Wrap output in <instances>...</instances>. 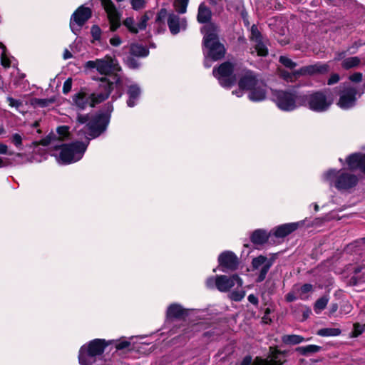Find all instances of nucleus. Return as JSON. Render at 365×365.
Segmentation results:
<instances>
[{"label": "nucleus", "instance_id": "nucleus-59", "mask_svg": "<svg viewBox=\"0 0 365 365\" xmlns=\"http://www.w3.org/2000/svg\"><path fill=\"white\" fill-rule=\"evenodd\" d=\"M353 279H354V284L365 281V278L364 279H361L358 277L355 276L353 277Z\"/></svg>", "mask_w": 365, "mask_h": 365}, {"label": "nucleus", "instance_id": "nucleus-10", "mask_svg": "<svg viewBox=\"0 0 365 365\" xmlns=\"http://www.w3.org/2000/svg\"><path fill=\"white\" fill-rule=\"evenodd\" d=\"M88 142H74L63 145L58 157V162L63 164H70L81 160L86 152Z\"/></svg>", "mask_w": 365, "mask_h": 365}, {"label": "nucleus", "instance_id": "nucleus-6", "mask_svg": "<svg viewBox=\"0 0 365 365\" xmlns=\"http://www.w3.org/2000/svg\"><path fill=\"white\" fill-rule=\"evenodd\" d=\"M110 78H112L113 81H111L108 78H100L99 88L103 91L94 93L89 96L91 98V106H94L95 104L105 101L108 98L110 92L114 89L118 90L119 96H121L123 87L120 76L119 75H115L110 76Z\"/></svg>", "mask_w": 365, "mask_h": 365}, {"label": "nucleus", "instance_id": "nucleus-38", "mask_svg": "<svg viewBox=\"0 0 365 365\" xmlns=\"http://www.w3.org/2000/svg\"><path fill=\"white\" fill-rule=\"evenodd\" d=\"M189 0H175V7L178 13L184 14L186 12Z\"/></svg>", "mask_w": 365, "mask_h": 365}, {"label": "nucleus", "instance_id": "nucleus-30", "mask_svg": "<svg viewBox=\"0 0 365 365\" xmlns=\"http://www.w3.org/2000/svg\"><path fill=\"white\" fill-rule=\"evenodd\" d=\"M283 343L289 345L299 344L305 341L304 338L300 335L287 334L282 337Z\"/></svg>", "mask_w": 365, "mask_h": 365}, {"label": "nucleus", "instance_id": "nucleus-42", "mask_svg": "<svg viewBox=\"0 0 365 365\" xmlns=\"http://www.w3.org/2000/svg\"><path fill=\"white\" fill-rule=\"evenodd\" d=\"M58 138L63 140L68 136V128L67 126H60L57 128Z\"/></svg>", "mask_w": 365, "mask_h": 365}, {"label": "nucleus", "instance_id": "nucleus-11", "mask_svg": "<svg viewBox=\"0 0 365 365\" xmlns=\"http://www.w3.org/2000/svg\"><path fill=\"white\" fill-rule=\"evenodd\" d=\"M243 284L242 279L237 274L231 277L226 275H217L215 277H211L206 280V285L210 289L216 287L221 292H227L235 286L238 289Z\"/></svg>", "mask_w": 365, "mask_h": 365}, {"label": "nucleus", "instance_id": "nucleus-9", "mask_svg": "<svg viewBox=\"0 0 365 365\" xmlns=\"http://www.w3.org/2000/svg\"><path fill=\"white\" fill-rule=\"evenodd\" d=\"M332 103V98L327 96L323 91H316L302 95V106L307 107L314 112H325L329 108Z\"/></svg>", "mask_w": 365, "mask_h": 365}, {"label": "nucleus", "instance_id": "nucleus-50", "mask_svg": "<svg viewBox=\"0 0 365 365\" xmlns=\"http://www.w3.org/2000/svg\"><path fill=\"white\" fill-rule=\"evenodd\" d=\"M297 292L294 291V287L293 288V291L292 292H289L287 295H286V300L289 302H294L295 301L298 297H297Z\"/></svg>", "mask_w": 365, "mask_h": 365}, {"label": "nucleus", "instance_id": "nucleus-13", "mask_svg": "<svg viewBox=\"0 0 365 365\" xmlns=\"http://www.w3.org/2000/svg\"><path fill=\"white\" fill-rule=\"evenodd\" d=\"M233 71L232 64L229 62H225L217 68H214L212 73L222 86L228 88L236 81V77L233 73Z\"/></svg>", "mask_w": 365, "mask_h": 365}, {"label": "nucleus", "instance_id": "nucleus-31", "mask_svg": "<svg viewBox=\"0 0 365 365\" xmlns=\"http://www.w3.org/2000/svg\"><path fill=\"white\" fill-rule=\"evenodd\" d=\"M130 55L138 57H145L148 55V50L139 44H132L130 49Z\"/></svg>", "mask_w": 365, "mask_h": 365}, {"label": "nucleus", "instance_id": "nucleus-48", "mask_svg": "<svg viewBox=\"0 0 365 365\" xmlns=\"http://www.w3.org/2000/svg\"><path fill=\"white\" fill-rule=\"evenodd\" d=\"M168 16L169 14H168L167 10L165 9H161L158 14L157 21H163L166 18L168 19Z\"/></svg>", "mask_w": 365, "mask_h": 365}, {"label": "nucleus", "instance_id": "nucleus-35", "mask_svg": "<svg viewBox=\"0 0 365 365\" xmlns=\"http://www.w3.org/2000/svg\"><path fill=\"white\" fill-rule=\"evenodd\" d=\"M360 61H361L359 57H349L343 61L342 66L346 69L351 68L359 65Z\"/></svg>", "mask_w": 365, "mask_h": 365}, {"label": "nucleus", "instance_id": "nucleus-18", "mask_svg": "<svg viewBox=\"0 0 365 365\" xmlns=\"http://www.w3.org/2000/svg\"><path fill=\"white\" fill-rule=\"evenodd\" d=\"M101 4H102L104 9L106 10V11L107 13V15H108V19L110 21V29L112 31H115L119 28V26L120 25V14L116 9L114 4L113 3V1L111 0H101Z\"/></svg>", "mask_w": 365, "mask_h": 365}, {"label": "nucleus", "instance_id": "nucleus-22", "mask_svg": "<svg viewBox=\"0 0 365 365\" xmlns=\"http://www.w3.org/2000/svg\"><path fill=\"white\" fill-rule=\"evenodd\" d=\"M148 20V17L145 14L141 16L138 24H135L133 18L128 17L123 21V25L130 33L137 34L139 31L144 30L146 28Z\"/></svg>", "mask_w": 365, "mask_h": 365}, {"label": "nucleus", "instance_id": "nucleus-37", "mask_svg": "<svg viewBox=\"0 0 365 365\" xmlns=\"http://www.w3.org/2000/svg\"><path fill=\"white\" fill-rule=\"evenodd\" d=\"M0 48L2 49V53L1 55V64L6 68H9L11 66V60L10 57L6 53V48L3 44L0 45Z\"/></svg>", "mask_w": 365, "mask_h": 365}, {"label": "nucleus", "instance_id": "nucleus-8", "mask_svg": "<svg viewBox=\"0 0 365 365\" xmlns=\"http://www.w3.org/2000/svg\"><path fill=\"white\" fill-rule=\"evenodd\" d=\"M274 98L277 106L284 111H292L302 106V94L294 89L276 91Z\"/></svg>", "mask_w": 365, "mask_h": 365}, {"label": "nucleus", "instance_id": "nucleus-54", "mask_svg": "<svg viewBox=\"0 0 365 365\" xmlns=\"http://www.w3.org/2000/svg\"><path fill=\"white\" fill-rule=\"evenodd\" d=\"M248 301L255 305H257L258 304V299L257 297L254 294H250L247 297Z\"/></svg>", "mask_w": 365, "mask_h": 365}, {"label": "nucleus", "instance_id": "nucleus-29", "mask_svg": "<svg viewBox=\"0 0 365 365\" xmlns=\"http://www.w3.org/2000/svg\"><path fill=\"white\" fill-rule=\"evenodd\" d=\"M269 236L265 230L259 229L252 233L251 240L254 244L263 245L268 240Z\"/></svg>", "mask_w": 365, "mask_h": 365}, {"label": "nucleus", "instance_id": "nucleus-1", "mask_svg": "<svg viewBox=\"0 0 365 365\" xmlns=\"http://www.w3.org/2000/svg\"><path fill=\"white\" fill-rule=\"evenodd\" d=\"M113 110V106L109 104L106 112L98 113L90 120L87 115H78L75 128L78 135L81 138L84 137L89 143L91 139L101 135L107 129Z\"/></svg>", "mask_w": 365, "mask_h": 365}, {"label": "nucleus", "instance_id": "nucleus-12", "mask_svg": "<svg viewBox=\"0 0 365 365\" xmlns=\"http://www.w3.org/2000/svg\"><path fill=\"white\" fill-rule=\"evenodd\" d=\"M329 67L325 63H317L301 68L299 70L289 73L282 71V76L287 81H294L298 77L303 75H313L316 73H324L328 71Z\"/></svg>", "mask_w": 365, "mask_h": 365}, {"label": "nucleus", "instance_id": "nucleus-28", "mask_svg": "<svg viewBox=\"0 0 365 365\" xmlns=\"http://www.w3.org/2000/svg\"><path fill=\"white\" fill-rule=\"evenodd\" d=\"M294 291L300 299L307 300L313 292V286L311 284H304L301 287L294 286Z\"/></svg>", "mask_w": 365, "mask_h": 365}, {"label": "nucleus", "instance_id": "nucleus-61", "mask_svg": "<svg viewBox=\"0 0 365 365\" xmlns=\"http://www.w3.org/2000/svg\"><path fill=\"white\" fill-rule=\"evenodd\" d=\"M314 210H315L316 212H318V211H319V205H318L317 204H314Z\"/></svg>", "mask_w": 365, "mask_h": 365}, {"label": "nucleus", "instance_id": "nucleus-53", "mask_svg": "<svg viewBox=\"0 0 365 365\" xmlns=\"http://www.w3.org/2000/svg\"><path fill=\"white\" fill-rule=\"evenodd\" d=\"M339 81V76L336 73L332 74L328 80V84L332 85L337 83Z\"/></svg>", "mask_w": 365, "mask_h": 365}, {"label": "nucleus", "instance_id": "nucleus-33", "mask_svg": "<svg viewBox=\"0 0 365 365\" xmlns=\"http://www.w3.org/2000/svg\"><path fill=\"white\" fill-rule=\"evenodd\" d=\"M321 349V346L310 344L304 346L297 348V351L302 355H308L309 354L318 352Z\"/></svg>", "mask_w": 365, "mask_h": 365}, {"label": "nucleus", "instance_id": "nucleus-60", "mask_svg": "<svg viewBox=\"0 0 365 365\" xmlns=\"http://www.w3.org/2000/svg\"><path fill=\"white\" fill-rule=\"evenodd\" d=\"M6 164L4 163L3 159L0 157V168L5 167Z\"/></svg>", "mask_w": 365, "mask_h": 365}, {"label": "nucleus", "instance_id": "nucleus-64", "mask_svg": "<svg viewBox=\"0 0 365 365\" xmlns=\"http://www.w3.org/2000/svg\"><path fill=\"white\" fill-rule=\"evenodd\" d=\"M5 130L3 128H0V135L4 133Z\"/></svg>", "mask_w": 365, "mask_h": 365}, {"label": "nucleus", "instance_id": "nucleus-44", "mask_svg": "<svg viewBox=\"0 0 365 365\" xmlns=\"http://www.w3.org/2000/svg\"><path fill=\"white\" fill-rule=\"evenodd\" d=\"M125 63L127 66L130 68H137L139 66V63L133 57V56H128L125 60Z\"/></svg>", "mask_w": 365, "mask_h": 365}, {"label": "nucleus", "instance_id": "nucleus-2", "mask_svg": "<svg viewBox=\"0 0 365 365\" xmlns=\"http://www.w3.org/2000/svg\"><path fill=\"white\" fill-rule=\"evenodd\" d=\"M217 27L213 24L205 25L202 29L203 37V53L205 55V66H211L210 59L217 61L224 57L225 48L222 43L219 41L217 35Z\"/></svg>", "mask_w": 365, "mask_h": 365}, {"label": "nucleus", "instance_id": "nucleus-16", "mask_svg": "<svg viewBox=\"0 0 365 365\" xmlns=\"http://www.w3.org/2000/svg\"><path fill=\"white\" fill-rule=\"evenodd\" d=\"M356 89L349 84L344 85L338 102L342 109H349L354 106L356 101Z\"/></svg>", "mask_w": 365, "mask_h": 365}, {"label": "nucleus", "instance_id": "nucleus-36", "mask_svg": "<svg viewBox=\"0 0 365 365\" xmlns=\"http://www.w3.org/2000/svg\"><path fill=\"white\" fill-rule=\"evenodd\" d=\"M329 298L327 297H322L317 300L314 304V310L317 314H319L324 309L328 304Z\"/></svg>", "mask_w": 365, "mask_h": 365}, {"label": "nucleus", "instance_id": "nucleus-55", "mask_svg": "<svg viewBox=\"0 0 365 365\" xmlns=\"http://www.w3.org/2000/svg\"><path fill=\"white\" fill-rule=\"evenodd\" d=\"M312 311L309 307H305L304 310L303 311V320L307 319L309 315L311 314Z\"/></svg>", "mask_w": 365, "mask_h": 365}, {"label": "nucleus", "instance_id": "nucleus-63", "mask_svg": "<svg viewBox=\"0 0 365 365\" xmlns=\"http://www.w3.org/2000/svg\"><path fill=\"white\" fill-rule=\"evenodd\" d=\"M336 309H337V305H336V304H334V305L332 306V309H331V311H332V312H335V311H336Z\"/></svg>", "mask_w": 365, "mask_h": 365}, {"label": "nucleus", "instance_id": "nucleus-39", "mask_svg": "<svg viewBox=\"0 0 365 365\" xmlns=\"http://www.w3.org/2000/svg\"><path fill=\"white\" fill-rule=\"evenodd\" d=\"M279 61L284 66L287 68L292 69L297 66V63L286 56H281Z\"/></svg>", "mask_w": 365, "mask_h": 365}, {"label": "nucleus", "instance_id": "nucleus-32", "mask_svg": "<svg viewBox=\"0 0 365 365\" xmlns=\"http://www.w3.org/2000/svg\"><path fill=\"white\" fill-rule=\"evenodd\" d=\"M211 11L204 5H200L198 9L197 20L200 23H205L210 19Z\"/></svg>", "mask_w": 365, "mask_h": 365}, {"label": "nucleus", "instance_id": "nucleus-43", "mask_svg": "<svg viewBox=\"0 0 365 365\" xmlns=\"http://www.w3.org/2000/svg\"><path fill=\"white\" fill-rule=\"evenodd\" d=\"M6 101L8 102L10 107L15 108L16 110H19V108L22 106L21 101L15 99L11 96L6 97Z\"/></svg>", "mask_w": 365, "mask_h": 365}, {"label": "nucleus", "instance_id": "nucleus-4", "mask_svg": "<svg viewBox=\"0 0 365 365\" xmlns=\"http://www.w3.org/2000/svg\"><path fill=\"white\" fill-rule=\"evenodd\" d=\"M322 180L339 191L348 190L355 187L358 182V178L355 175L343 169H329L323 173Z\"/></svg>", "mask_w": 365, "mask_h": 365}, {"label": "nucleus", "instance_id": "nucleus-27", "mask_svg": "<svg viewBox=\"0 0 365 365\" xmlns=\"http://www.w3.org/2000/svg\"><path fill=\"white\" fill-rule=\"evenodd\" d=\"M186 315H187V310L182 308V307L178 304H173L168 307V318H182Z\"/></svg>", "mask_w": 365, "mask_h": 365}, {"label": "nucleus", "instance_id": "nucleus-47", "mask_svg": "<svg viewBox=\"0 0 365 365\" xmlns=\"http://www.w3.org/2000/svg\"><path fill=\"white\" fill-rule=\"evenodd\" d=\"M72 87V80L71 78H68L65 81L63 86V93L66 94L71 90Z\"/></svg>", "mask_w": 365, "mask_h": 365}, {"label": "nucleus", "instance_id": "nucleus-40", "mask_svg": "<svg viewBox=\"0 0 365 365\" xmlns=\"http://www.w3.org/2000/svg\"><path fill=\"white\" fill-rule=\"evenodd\" d=\"M245 296V292L241 288L240 290L234 291L230 293V297L232 300L238 302L242 300Z\"/></svg>", "mask_w": 365, "mask_h": 365}, {"label": "nucleus", "instance_id": "nucleus-25", "mask_svg": "<svg viewBox=\"0 0 365 365\" xmlns=\"http://www.w3.org/2000/svg\"><path fill=\"white\" fill-rule=\"evenodd\" d=\"M73 106L78 110H83L88 105L91 106V98L88 95L84 92L76 93L73 98Z\"/></svg>", "mask_w": 365, "mask_h": 365}, {"label": "nucleus", "instance_id": "nucleus-20", "mask_svg": "<svg viewBox=\"0 0 365 365\" xmlns=\"http://www.w3.org/2000/svg\"><path fill=\"white\" fill-rule=\"evenodd\" d=\"M270 355L266 359L256 358L253 365H281L283 362V355L276 349L271 348Z\"/></svg>", "mask_w": 365, "mask_h": 365}, {"label": "nucleus", "instance_id": "nucleus-52", "mask_svg": "<svg viewBox=\"0 0 365 365\" xmlns=\"http://www.w3.org/2000/svg\"><path fill=\"white\" fill-rule=\"evenodd\" d=\"M130 346V342L128 341H121L116 344L115 348L118 350L125 349Z\"/></svg>", "mask_w": 365, "mask_h": 365}, {"label": "nucleus", "instance_id": "nucleus-14", "mask_svg": "<svg viewBox=\"0 0 365 365\" xmlns=\"http://www.w3.org/2000/svg\"><path fill=\"white\" fill-rule=\"evenodd\" d=\"M250 40L257 56H266L268 54L267 40L263 38L255 25L251 27Z\"/></svg>", "mask_w": 365, "mask_h": 365}, {"label": "nucleus", "instance_id": "nucleus-26", "mask_svg": "<svg viewBox=\"0 0 365 365\" xmlns=\"http://www.w3.org/2000/svg\"><path fill=\"white\" fill-rule=\"evenodd\" d=\"M127 93L128 95V106H135L141 94L140 88L137 84H130L128 88Z\"/></svg>", "mask_w": 365, "mask_h": 365}, {"label": "nucleus", "instance_id": "nucleus-3", "mask_svg": "<svg viewBox=\"0 0 365 365\" xmlns=\"http://www.w3.org/2000/svg\"><path fill=\"white\" fill-rule=\"evenodd\" d=\"M239 89L232 91L237 97H242L244 91H249L248 98L254 102L262 101L267 96V86L265 83L259 80L251 71H245L240 76Z\"/></svg>", "mask_w": 365, "mask_h": 365}, {"label": "nucleus", "instance_id": "nucleus-19", "mask_svg": "<svg viewBox=\"0 0 365 365\" xmlns=\"http://www.w3.org/2000/svg\"><path fill=\"white\" fill-rule=\"evenodd\" d=\"M220 267H222V272L227 270H235L238 265V259L237 256L232 252L225 251L221 253L218 257Z\"/></svg>", "mask_w": 365, "mask_h": 365}, {"label": "nucleus", "instance_id": "nucleus-7", "mask_svg": "<svg viewBox=\"0 0 365 365\" xmlns=\"http://www.w3.org/2000/svg\"><path fill=\"white\" fill-rule=\"evenodd\" d=\"M110 344L104 339H96L88 344L81 346L78 354V361L81 365H91L96 360V356L101 355L106 346Z\"/></svg>", "mask_w": 365, "mask_h": 365}, {"label": "nucleus", "instance_id": "nucleus-49", "mask_svg": "<svg viewBox=\"0 0 365 365\" xmlns=\"http://www.w3.org/2000/svg\"><path fill=\"white\" fill-rule=\"evenodd\" d=\"M363 75L361 73L356 72L349 76V80L352 82L358 83L361 81Z\"/></svg>", "mask_w": 365, "mask_h": 365}, {"label": "nucleus", "instance_id": "nucleus-15", "mask_svg": "<svg viewBox=\"0 0 365 365\" xmlns=\"http://www.w3.org/2000/svg\"><path fill=\"white\" fill-rule=\"evenodd\" d=\"M274 263V259L267 258L265 256L259 255L253 258L252 261V266L254 270L258 271L257 281L258 282H262L269 270L270 267Z\"/></svg>", "mask_w": 365, "mask_h": 365}, {"label": "nucleus", "instance_id": "nucleus-45", "mask_svg": "<svg viewBox=\"0 0 365 365\" xmlns=\"http://www.w3.org/2000/svg\"><path fill=\"white\" fill-rule=\"evenodd\" d=\"M91 32L94 40L97 41L101 38V30L99 26L96 25L93 26Z\"/></svg>", "mask_w": 365, "mask_h": 365}, {"label": "nucleus", "instance_id": "nucleus-41", "mask_svg": "<svg viewBox=\"0 0 365 365\" xmlns=\"http://www.w3.org/2000/svg\"><path fill=\"white\" fill-rule=\"evenodd\" d=\"M132 9L138 11L145 8L146 5L145 0H130Z\"/></svg>", "mask_w": 365, "mask_h": 365}, {"label": "nucleus", "instance_id": "nucleus-17", "mask_svg": "<svg viewBox=\"0 0 365 365\" xmlns=\"http://www.w3.org/2000/svg\"><path fill=\"white\" fill-rule=\"evenodd\" d=\"M91 16V11L89 8L81 6L73 14L71 18L70 27L71 31L76 34L75 25L81 27Z\"/></svg>", "mask_w": 365, "mask_h": 365}, {"label": "nucleus", "instance_id": "nucleus-58", "mask_svg": "<svg viewBox=\"0 0 365 365\" xmlns=\"http://www.w3.org/2000/svg\"><path fill=\"white\" fill-rule=\"evenodd\" d=\"M63 57L65 60L69 59L72 58V54L68 49H65L63 51Z\"/></svg>", "mask_w": 365, "mask_h": 365}, {"label": "nucleus", "instance_id": "nucleus-51", "mask_svg": "<svg viewBox=\"0 0 365 365\" xmlns=\"http://www.w3.org/2000/svg\"><path fill=\"white\" fill-rule=\"evenodd\" d=\"M109 41L110 43L113 46H119L122 43L120 38L118 36H114L110 39Z\"/></svg>", "mask_w": 365, "mask_h": 365}, {"label": "nucleus", "instance_id": "nucleus-57", "mask_svg": "<svg viewBox=\"0 0 365 365\" xmlns=\"http://www.w3.org/2000/svg\"><path fill=\"white\" fill-rule=\"evenodd\" d=\"M252 363V358L250 356H246L242 361L241 362L240 365H250Z\"/></svg>", "mask_w": 365, "mask_h": 365}, {"label": "nucleus", "instance_id": "nucleus-62", "mask_svg": "<svg viewBox=\"0 0 365 365\" xmlns=\"http://www.w3.org/2000/svg\"><path fill=\"white\" fill-rule=\"evenodd\" d=\"M361 272V268H360V267H357V268H356V269H355V270H354V273H355V274H358V273H359V272Z\"/></svg>", "mask_w": 365, "mask_h": 365}, {"label": "nucleus", "instance_id": "nucleus-24", "mask_svg": "<svg viewBox=\"0 0 365 365\" xmlns=\"http://www.w3.org/2000/svg\"><path fill=\"white\" fill-rule=\"evenodd\" d=\"M304 224L303 221L283 224L274 229V235L277 237H284L291 232L296 230L299 226Z\"/></svg>", "mask_w": 365, "mask_h": 365}, {"label": "nucleus", "instance_id": "nucleus-56", "mask_svg": "<svg viewBox=\"0 0 365 365\" xmlns=\"http://www.w3.org/2000/svg\"><path fill=\"white\" fill-rule=\"evenodd\" d=\"M8 152V146L4 143H0V154L4 155Z\"/></svg>", "mask_w": 365, "mask_h": 365}, {"label": "nucleus", "instance_id": "nucleus-21", "mask_svg": "<svg viewBox=\"0 0 365 365\" xmlns=\"http://www.w3.org/2000/svg\"><path fill=\"white\" fill-rule=\"evenodd\" d=\"M168 25L171 34L175 35L186 29L187 21L185 18H180L178 15L171 13L168 16Z\"/></svg>", "mask_w": 365, "mask_h": 365}, {"label": "nucleus", "instance_id": "nucleus-46", "mask_svg": "<svg viewBox=\"0 0 365 365\" xmlns=\"http://www.w3.org/2000/svg\"><path fill=\"white\" fill-rule=\"evenodd\" d=\"M12 143L17 147L19 148L22 145V138L18 133H14L11 137Z\"/></svg>", "mask_w": 365, "mask_h": 365}, {"label": "nucleus", "instance_id": "nucleus-23", "mask_svg": "<svg viewBox=\"0 0 365 365\" xmlns=\"http://www.w3.org/2000/svg\"><path fill=\"white\" fill-rule=\"evenodd\" d=\"M346 163L351 170L360 169L365 173V154H351L346 158Z\"/></svg>", "mask_w": 365, "mask_h": 365}, {"label": "nucleus", "instance_id": "nucleus-34", "mask_svg": "<svg viewBox=\"0 0 365 365\" xmlns=\"http://www.w3.org/2000/svg\"><path fill=\"white\" fill-rule=\"evenodd\" d=\"M340 333L341 330L338 328H324L317 331V334L321 336H336Z\"/></svg>", "mask_w": 365, "mask_h": 365}, {"label": "nucleus", "instance_id": "nucleus-5", "mask_svg": "<svg viewBox=\"0 0 365 365\" xmlns=\"http://www.w3.org/2000/svg\"><path fill=\"white\" fill-rule=\"evenodd\" d=\"M83 67L86 71L96 70L101 75L105 76L103 78H110L111 81L113 80L110 76L118 75L117 72L121 70L117 60L109 55L102 58L88 61L85 63Z\"/></svg>", "mask_w": 365, "mask_h": 365}]
</instances>
